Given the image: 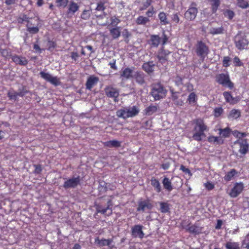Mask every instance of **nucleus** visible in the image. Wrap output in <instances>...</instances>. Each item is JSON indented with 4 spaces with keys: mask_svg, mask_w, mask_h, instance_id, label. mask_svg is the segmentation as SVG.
<instances>
[{
    "mask_svg": "<svg viewBox=\"0 0 249 249\" xmlns=\"http://www.w3.org/2000/svg\"><path fill=\"white\" fill-rule=\"evenodd\" d=\"M195 124L193 137L194 140L200 141L202 138L206 136L204 131L208 130V128L201 119H198L195 121Z\"/></svg>",
    "mask_w": 249,
    "mask_h": 249,
    "instance_id": "obj_1",
    "label": "nucleus"
},
{
    "mask_svg": "<svg viewBox=\"0 0 249 249\" xmlns=\"http://www.w3.org/2000/svg\"><path fill=\"white\" fill-rule=\"evenodd\" d=\"M139 112V107L137 106H133L119 109L116 112V115L119 118L125 119L137 116Z\"/></svg>",
    "mask_w": 249,
    "mask_h": 249,
    "instance_id": "obj_2",
    "label": "nucleus"
},
{
    "mask_svg": "<svg viewBox=\"0 0 249 249\" xmlns=\"http://www.w3.org/2000/svg\"><path fill=\"white\" fill-rule=\"evenodd\" d=\"M121 76L123 78V79L135 78L139 83H142L143 82L142 73L138 71H135L134 69H125L123 71Z\"/></svg>",
    "mask_w": 249,
    "mask_h": 249,
    "instance_id": "obj_3",
    "label": "nucleus"
},
{
    "mask_svg": "<svg viewBox=\"0 0 249 249\" xmlns=\"http://www.w3.org/2000/svg\"><path fill=\"white\" fill-rule=\"evenodd\" d=\"M166 93V90L160 84L154 85L151 91V94L155 100H158L164 97Z\"/></svg>",
    "mask_w": 249,
    "mask_h": 249,
    "instance_id": "obj_4",
    "label": "nucleus"
},
{
    "mask_svg": "<svg viewBox=\"0 0 249 249\" xmlns=\"http://www.w3.org/2000/svg\"><path fill=\"white\" fill-rule=\"evenodd\" d=\"M215 79L217 83L223 86L227 87L230 89H231L233 87V84L230 81L229 74L227 73L217 74L215 77Z\"/></svg>",
    "mask_w": 249,
    "mask_h": 249,
    "instance_id": "obj_5",
    "label": "nucleus"
},
{
    "mask_svg": "<svg viewBox=\"0 0 249 249\" xmlns=\"http://www.w3.org/2000/svg\"><path fill=\"white\" fill-rule=\"evenodd\" d=\"M244 188V185L242 182L235 183L229 193L230 196L233 198L237 197L242 192Z\"/></svg>",
    "mask_w": 249,
    "mask_h": 249,
    "instance_id": "obj_6",
    "label": "nucleus"
},
{
    "mask_svg": "<svg viewBox=\"0 0 249 249\" xmlns=\"http://www.w3.org/2000/svg\"><path fill=\"white\" fill-rule=\"evenodd\" d=\"M234 146L238 148L239 152L242 154H245L248 150V144L246 140L239 139L234 143Z\"/></svg>",
    "mask_w": 249,
    "mask_h": 249,
    "instance_id": "obj_7",
    "label": "nucleus"
},
{
    "mask_svg": "<svg viewBox=\"0 0 249 249\" xmlns=\"http://www.w3.org/2000/svg\"><path fill=\"white\" fill-rule=\"evenodd\" d=\"M40 75L42 78L51 83L53 85L57 86L60 84L59 78L56 76H53L49 73L41 71L40 72Z\"/></svg>",
    "mask_w": 249,
    "mask_h": 249,
    "instance_id": "obj_8",
    "label": "nucleus"
},
{
    "mask_svg": "<svg viewBox=\"0 0 249 249\" xmlns=\"http://www.w3.org/2000/svg\"><path fill=\"white\" fill-rule=\"evenodd\" d=\"M196 52L203 59L208 53V48L204 43L199 41L196 46Z\"/></svg>",
    "mask_w": 249,
    "mask_h": 249,
    "instance_id": "obj_9",
    "label": "nucleus"
},
{
    "mask_svg": "<svg viewBox=\"0 0 249 249\" xmlns=\"http://www.w3.org/2000/svg\"><path fill=\"white\" fill-rule=\"evenodd\" d=\"M197 12V9L196 6L193 4L185 13V18L187 20H193L196 18Z\"/></svg>",
    "mask_w": 249,
    "mask_h": 249,
    "instance_id": "obj_10",
    "label": "nucleus"
},
{
    "mask_svg": "<svg viewBox=\"0 0 249 249\" xmlns=\"http://www.w3.org/2000/svg\"><path fill=\"white\" fill-rule=\"evenodd\" d=\"M248 44V40L243 37H240L239 36L235 37V45L236 47L239 50L245 49Z\"/></svg>",
    "mask_w": 249,
    "mask_h": 249,
    "instance_id": "obj_11",
    "label": "nucleus"
},
{
    "mask_svg": "<svg viewBox=\"0 0 249 249\" xmlns=\"http://www.w3.org/2000/svg\"><path fill=\"white\" fill-rule=\"evenodd\" d=\"M80 178L79 177L70 178L66 181L64 184L65 188H74L79 183Z\"/></svg>",
    "mask_w": 249,
    "mask_h": 249,
    "instance_id": "obj_12",
    "label": "nucleus"
},
{
    "mask_svg": "<svg viewBox=\"0 0 249 249\" xmlns=\"http://www.w3.org/2000/svg\"><path fill=\"white\" fill-rule=\"evenodd\" d=\"M142 226L141 225L135 226L132 230V235L134 237H138L142 238L144 237V233L142 231Z\"/></svg>",
    "mask_w": 249,
    "mask_h": 249,
    "instance_id": "obj_13",
    "label": "nucleus"
},
{
    "mask_svg": "<svg viewBox=\"0 0 249 249\" xmlns=\"http://www.w3.org/2000/svg\"><path fill=\"white\" fill-rule=\"evenodd\" d=\"M105 91L107 96L114 98L115 101H116V98H117L119 95V92L118 90L112 87L106 88Z\"/></svg>",
    "mask_w": 249,
    "mask_h": 249,
    "instance_id": "obj_14",
    "label": "nucleus"
},
{
    "mask_svg": "<svg viewBox=\"0 0 249 249\" xmlns=\"http://www.w3.org/2000/svg\"><path fill=\"white\" fill-rule=\"evenodd\" d=\"M152 207V205L148 200L141 201L139 204L138 208V211H144L146 209L150 210Z\"/></svg>",
    "mask_w": 249,
    "mask_h": 249,
    "instance_id": "obj_15",
    "label": "nucleus"
},
{
    "mask_svg": "<svg viewBox=\"0 0 249 249\" xmlns=\"http://www.w3.org/2000/svg\"><path fill=\"white\" fill-rule=\"evenodd\" d=\"M218 134L220 138H221L223 140L224 139L229 137L231 132V129L228 127L224 129L219 128L218 129Z\"/></svg>",
    "mask_w": 249,
    "mask_h": 249,
    "instance_id": "obj_16",
    "label": "nucleus"
},
{
    "mask_svg": "<svg viewBox=\"0 0 249 249\" xmlns=\"http://www.w3.org/2000/svg\"><path fill=\"white\" fill-rule=\"evenodd\" d=\"M99 80L98 77L91 76L89 77L86 83L87 88L89 89H91L93 86L96 84Z\"/></svg>",
    "mask_w": 249,
    "mask_h": 249,
    "instance_id": "obj_17",
    "label": "nucleus"
},
{
    "mask_svg": "<svg viewBox=\"0 0 249 249\" xmlns=\"http://www.w3.org/2000/svg\"><path fill=\"white\" fill-rule=\"evenodd\" d=\"M170 53V52L167 50H161L158 55L159 60L163 64L167 60V56Z\"/></svg>",
    "mask_w": 249,
    "mask_h": 249,
    "instance_id": "obj_18",
    "label": "nucleus"
},
{
    "mask_svg": "<svg viewBox=\"0 0 249 249\" xmlns=\"http://www.w3.org/2000/svg\"><path fill=\"white\" fill-rule=\"evenodd\" d=\"M223 96L226 102L231 104H235L238 101V99L233 98L229 92H224Z\"/></svg>",
    "mask_w": 249,
    "mask_h": 249,
    "instance_id": "obj_19",
    "label": "nucleus"
},
{
    "mask_svg": "<svg viewBox=\"0 0 249 249\" xmlns=\"http://www.w3.org/2000/svg\"><path fill=\"white\" fill-rule=\"evenodd\" d=\"M13 61L16 64L25 65L27 63V60L25 57H20L17 55L13 56Z\"/></svg>",
    "mask_w": 249,
    "mask_h": 249,
    "instance_id": "obj_20",
    "label": "nucleus"
},
{
    "mask_svg": "<svg viewBox=\"0 0 249 249\" xmlns=\"http://www.w3.org/2000/svg\"><path fill=\"white\" fill-rule=\"evenodd\" d=\"M95 243L97 244L100 247H103L105 246H109L111 243L112 241L109 239H99L98 238L95 239Z\"/></svg>",
    "mask_w": 249,
    "mask_h": 249,
    "instance_id": "obj_21",
    "label": "nucleus"
},
{
    "mask_svg": "<svg viewBox=\"0 0 249 249\" xmlns=\"http://www.w3.org/2000/svg\"><path fill=\"white\" fill-rule=\"evenodd\" d=\"M208 141L211 143H214L216 144H222L224 142V140L220 137H215L213 136H211L209 137Z\"/></svg>",
    "mask_w": 249,
    "mask_h": 249,
    "instance_id": "obj_22",
    "label": "nucleus"
},
{
    "mask_svg": "<svg viewBox=\"0 0 249 249\" xmlns=\"http://www.w3.org/2000/svg\"><path fill=\"white\" fill-rule=\"evenodd\" d=\"M160 38L159 36L152 35L151 36L150 42L152 46L154 47H157L160 42Z\"/></svg>",
    "mask_w": 249,
    "mask_h": 249,
    "instance_id": "obj_23",
    "label": "nucleus"
},
{
    "mask_svg": "<svg viewBox=\"0 0 249 249\" xmlns=\"http://www.w3.org/2000/svg\"><path fill=\"white\" fill-rule=\"evenodd\" d=\"M151 184L154 187L157 192L159 193L161 191V186L158 180L152 178L151 179Z\"/></svg>",
    "mask_w": 249,
    "mask_h": 249,
    "instance_id": "obj_24",
    "label": "nucleus"
},
{
    "mask_svg": "<svg viewBox=\"0 0 249 249\" xmlns=\"http://www.w3.org/2000/svg\"><path fill=\"white\" fill-rule=\"evenodd\" d=\"M154 66L155 65L153 62H150L144 63L142 66V68L146 72L150 73L153 71Z\"/></svg>",
    "mask_w": 249,
    "mask_h": 249,
    "instance_id": "obj_25",
    "label": "nucleus"
},
{
    "mask_svg": "<svg viewBox=\"0 0 249 249\" xmlns=\"http://www.w3.org/2000/svg\"><path fill=\"white\" fill-rule=\"evenodd\" d=\"M162 184L164 188L168 191L170 192L172 190L173 187L171 184V182L168 178H164L162 181Z\"/></svg>",
    "mask_w": 249,
    "mask_h": 249,
    "instance_id": "obj_26",
    "label": "nucleus"
},
{
    "mask_svg": "<svg viewBox=\"0 0 249 249\" xmlns=\"http://www.w3.org/2000/svg\"><path fill=\"white\" fill-rule=\"evenodd\" d=\"M197 100V98L196 93L194 92H192L189 95L187 101L189 104L192 105H195L196 103Z\"/></svg>",
    "mask_w": 249,
    "mask_h": 249,
    "instance_id": "obj_27",
    "label": "nucleus"
},
{
    "mask_svg": "<svg viewBox=\"0 0 249 249\" xmlns=\"http://www.w3.org/2000/svg\"><path fill=\"white\" fill-rule=\"evenodd\" d=\"M79 9L77 4L73 1H71L69 5L68 12L69 13L74 14Z\"/></svg>",
    "mask_w": 249,
    "mask_h": 249,
    "instance_id": "obj_28",
    "label": "nucleus"
},
{
    "mask_svg": "<svg viewBox=\"0 0 249 249\" xmlns=\"http://www.w3.org/2000/svg\"><path fill=\"white\" fill-rule=\"evenodd\" d=\"M157 110V107L156 106L151 105L146 107L144 109L145 114L147 115H151L154 113L156 112Z\"/></svg>",
    "mask_w": 249,
    "mask_h": 249,
    "instance_id": "obj_29",
    "label": "nucleus"
},
{
    "mask_svg": "<svg viewBox=\"0 0 249 249\" xmlns=\"http://www.w3.org/2000/svg\"><path fill=\"white\" fill-rule=\"evenodd\" d=\"M237 174V172L234 169H232L230 172H228L224 177V179L229 181L231 180Z\"/></svg>",
    "mask_w": 249,
    "mask_h": 249,
    "instance_id": "obj_30",
    "label": "nucleus"
},
{
    "mask_svg": "<svg viewBox=\"0 0 249 249\" xmlns=\"http://www.w3.org/2000/svg\"><path fill=\"white\" fill-rule=\"evenodd\" d=\"M158 17L162 25H166L169 23L167 18V16L164 12H160L159 14Z\"/></svg>",
    "mask_w": 249,
    "mask_h": 249,
    "instance_id": "obj_31",
    "label": "nucleus"
},
{
    "mask_svg": "<svg viewBox=\"0 0 249 249\" xmlns=\"http://www.w3.org/2000/svg\"><path fill=\"white\" fill-rule=\"evenodd\" d=\"M105 145L108 147H117L120 146V142L116 140H112L106 142Z\"/></svg>",
    "mask_w": 249,
    "mask_h": 249,
    "instance_id": "obj_32",
    "label": "nucleus"
},
{
    "mask_svg": "<svg viewBox=\"0 0 249 249\" xmlns=\"http://www.w3.org/2000/svg\"><path fill=\"white\" fill-rule=\"evenodd\" d=\"M240 112L236 109H232L230 112L228 117L230 119H235L240 116Z\"/></svg>",
    "mask_w": 249,
    "mask_h": 249,
    "instance_id": "obj_33",
    "label": "nucleus"
},
{
    "mask_svg": "<svg viewBox=\"0 0 249 249\" xmlns=\"http://www.w3.org/2000/svg\"><path fill=\"white\" fill-rule=\"evenodd\" d=\"M223 28L221 27L217 28H212L210 30V33L212 35H218L223 33Z\"/></svg>",
    "mask_w": 249,
    "mask_h": 249,
    "instance_id": "obj_34",
    "label": "nucleus"
},
{
    "mask_svg": "<svg viewBox=\"0 0 249 249\" xmlns=\"http://www.w3.org/2000/svg\"><path fill=\"white\" fill-rule=\"evenodd\" d=\"M110 34L113 38H116L120 35V29L119 27L113 28L110 31Z\"/></svg>",
    "mask_w": 249,
    "mask_h": 249,
    "instance_id": "obj_35",
    "label": "nucleus"
},
{
    "mask_svg": "<svg viewBox=\"0 0 249 249\" xmlns=\"http://www.w3.org/2000/svg\"><path fill=\"white\" fill-rule=\"evenodd\" d=\"M149 21V20L148 18L143 16H140L137 18L136 23L138 24H145Z\"/></svg>",
    "mask_w": 249,
    "mask_h": 249,
    "instance_id": "obj_36",
    "label": "nucleus"
},
{
    "mask_svg": "<svg viewBox=\"0 0 249 249\" xmlns=\"http://www.w3.org/2000/svg\"><path fill=\"white\" fill-rule=\"evenodd\" d=\"M226 248L227 249H239V244L235 242H228Z\"/></svg>",
    "mask_w": 249,
    "mask_h": 249,
    "instance_id": "obj_37",
    "label": "nucleus"
},
{
    "mask_svg": "<svg viewBox=\"0 0 249 249\" xmlns=\"http://www.w3.org/2000/svg\"><path fill=\"white\" fill-rule=\"evenodd\" d=\"M107 18L106 15H104V17L101 16H98L97 23L99 24L104 25L107 23Z\"/></svg>",
    "mask_w": 249,
    "mask_h": 249,
    "instance_id": "obj_38",
    "label": "nucleus"
},
{
    "mask_svg": "<svg viewBox=\"0 0 249 249\" xmlns=\"http://www.w3.org/2000/svg\"><path fill=\"white\" fill-rule=\"evenodd\" d=\"M160 211L162 213H167L169 211V205L167 203L160 202Z\"/></svg>",
    "mask_w": 249,
    "mask_h": 249,
    "instance_id": "obj_39",
    "label": "nucleus"
},
{
    "mask_svg": "<svg viewBox=\"0 0 249 249\" xmlns=\"http://www.w3.org/2000/svg\"><path fill=\"white\" fill-rule=\"evenodd\" d=\"M212 10L213 13H215L219 6V0H212Z\"/></svg>",
    "mask_w": 249,
    "mask_h": 249,
    "instance_id": "obj_40",
    "label": "nucleus"
},
{
    "mask_svg": "<svg viewBox=\"0 0 249 249\" xmlns=\"http://www.w3.org/2000/svg\"><path fill=\"white\" fill-rule=\"evenodd\" d=\"M97 211L98 213H102L103 214H106L107 215L110 214L112 213L111 209H110L108 207L106 208V209H98Z\"/></svg>",
    "mask_w": 249,
    "mask_h": 249,
    "instance_id": "obj_41",
    "label": "nucleus"
},
{
    "mask_svg": "<svg viewBox=\"0 0 249 249\" xmlns=\"http://www.w3.org/2000/svg\"><path fill=\"white\" fill-rule=\"evenodd\" d=\"M231 59L229 56H224L223 60V66L224 67H229L230 65Z\"/></svg>",
    "mask_w": 249,
    "mask_h": 249,
    "instance_id": "obj_42",
    "label": "nucleus"
},
{
    "mask_svg": "<svg viewBox=\"0 0 249 249\" xmlns=\"http://www.w3.org/2000/svg\"><path fill=\"white\" fill-rule=\"evenodd\" d=\"M27 30L32 34H36L37 33L39 29L37 27H31L29 24L27 25Z\"/></svg>",
    "mask_w": 249,
    "mask_h": 249,
    "instance_id": "obj_43",
    "label": "nucleus"
},
{
    "mask_svg": "<svg viewBox=\"0 0 249 249\" xmlns=\"http://www.w3.org/2000/svg\"><path fill=\"white\" fill-rule=\"evenodd\" d=\"M56 2L58 7H65L68 2V0H56Z\"/></svg>",
    "mask_w": 249,
    "mask_h": 249,
    "instance_id": "obj_44",
    "label": "nucleus"
},
{
    "mask_svg": "<svg viewBox=\"0 0 249 249\" xmlns=\"http://www.w3.org/2000/svg\"><path fill=\"white\" fill-rule=\"evenodd\" d=\"M225 17H227L229 19H231L234 16V14L233 11L230 10H226L224 12Z\"/></svg>",
    "mask_w": 249,
    "mask_h": 249,
    "instance_id": "obj_45",
    "label": "nucleus"
},
{
    "mask_svg": "<svg viewBox=\"0 0 249 249\" xmlns=\"http://www.w3.org/2000/svg\"><path fill=\"white\" fill-rule=\"evenodd\" d=\"M237 4L242 8H246L248 6V2L245 0H237Z\"/></svg>",
    "mask_w": 249,
    "mask_h": 249,
    "instance_id": "obj_46",
    "label": "nucleus"
},
{
    "mask_svg": "<svg viewBox=\"0 0 249 249\" xmlns=\"http://www.w3.org/2000/svg\"><path fill=\"white\" fill-rule=\"evenodd\" d=\"M223 113V109L222 107H217L214 110V115L216 117L220 116Z\"/></svg>",
    "mask_w": 249,
    "mask_h": 249,
    "instance_id": "obj_47",
    "label": "nucleus"
},
{
    "mask_svg": "<svg viewBox=\"0 0 249 249\" xmlns=\"http://www.w3.org/2000/svg\"><path fill=\"white\" fill-rule=\"evenodd\" d=\"M243 245L247 249H249V233L246 236L243 241Z\"/></svg>",
    "mask_w": 249,
    "mask_h": 249,
    "instance_id": "obj_48",
    "label": "nucleus"
},
{
    "mask_svg": "<svg viewBox=\"0 0 249 249\" xmlns=\"http://www.w3.org/2000/svg\"><path fill=\"white\" fill-rule=\"evenodd\" d=\"M232 134L239 138H242L245 136V134L243 133H241L237 130H234L232 132Z\"/></svg>",
    "mask_w": 249,
    "mask_h": 249,
    "instance_id": "obj_49",
    "label": "nucleus"
},
{
    "mask_svg": "<svg viewBox=\"0 0 249 249\" xmlns=\"http://www.w3.org/2000/svg\"><path fill=\"white\" fill-rule=\"evenodd\" d=\"M120 22V19L119 18H117L116 17H114L111 18V24L112 26L117 25Z\"/></svg>",
    "mask_w": 249,
    "mask_h": 249,
    "instance_id": "obj_50",
    "label": "nucleus"
},
{
    "mask_svg": "<svg viewBox=\"0 0 249 249\" xmlns=\"http://www.w3.org/2000/svg\"><path fill=\"white\" fill-rule=\"evenodd\" d=\"M204 186L209 190H212L214 188V184L210 182H207L204 184Z\"/></svg>",
    "mask_w": 249,
    "mask_h": 249,
    "instance_id": "obj_51",
    "label": "nucleus"
},
{
    "mask_svg": "<svg viewBox=\"0 0 249 249\" xmlns=\"http://www.w3.org/2000/svg\"><path fill=\"white\" fill-rule=\"evenodd\" d=\"M233 63L235 64V66H240L242 65L240 60L237 57H235L233 59Z\"/></svg>",
    "mask_w": 249,
    "mask_h": 249,
    "instance_id": "obj_52",
    "label": "nucleus"
},
{
    "mask_svg": "<svg viewBox=\"0 0 249 249\" xmlns=\"http://www.w3.org/2000/svg\"><path fill=\"white\" fill-rule=\"evenodd\" d=\"M155 13L153 7H151L147 11L146 14L148 17H151Z\"/></svg>",
    "mask_w": 249,
    "mask_h": 249,
    "instance_id": "obj_53",
    "label": "nucleus"
},
{
    "mask_svg": "<svg viewBox=\"0 0 249 249\" xmlns=\"http://www.w3.org/2000/svg\"><path fill=\"white\" fill-rule=\"evenodd\" d=\"M172 20L176 23H178L179 21V18L178 15L176 14L173 15Z\"/></svg>",
    "mask_w": 249,
    "mask_h": 249,
    "instance_id": "obj_54",
    "label": "nucleus"
},
{
    "mask_svg": "<svg viewBox=\"0 0 249 249\" xmlns=\"http://www.w3.org/2000/svg\"><path fill=\"white\" fill-rule=\"evenodd\" d=\"M97 11H103L104 10V4L102 3H98L96 8Z\"/></svg>",
    "mask_w": 249,
    "mask_h": 249,
    "instance_id": "obj_55",
    "label": "nucleus"
},
{
    "mask_svg": "<svg viewBox=\"0 0 249 249\" xmlns=\"http://www.w3.org/2000/svg\"><path fill=\"white\" fill-rule=\"evenodd\" d=\"M180 169L181 170H182L183 172L185 173H187V174H190V170L188 168H186L183 165H181V166L180 167Z\"/></svg>",
    "mask_w": 249,
    "mask_h": 249,
    "instance_id": "obj_56",
    "label": "nucleus"
},
{
    "mask_svg": "<svg viewBox=\"0 0 249 249\" xmlns=\"http://www.w3.org/2000/svg\"><path fill=\"white\" fill-rule=\"evenodd\" d=\"M188 230L191 232L195 233L196 232V228L194 226H191L189 227Z\"/></svg>",
    "mask_w": 249,
    "mask_h": 249,
    "instance_id": "obj_57",
    "label": "nucleus"
},
{
    "mask_svg": "<svg viewBox=\"0 0 249 249\" xmlns=\"http://www.w3.org/2000/svg\"><path fill=\"white\" fill-rule=\"evenodd\" d=\"M71 57L72 59L76 60L77 58L78 57V54L76 52H72L71 54Z\"/></svg>",
    "mask_w": 249,
    "mask_h": 249,
    "instance_id": "obj_58",
    "label": "nucleus"
},
{
    "mask_svg": "<svg viewBox=\"0 0 249 249\" xmlns=\"http://www.w3.org/2000/svg\"><path fill=\"white\" fill-rule=\"evenodd\" d=\"M152 2V0H146V1L144 3V6L145 7H148V6H149L150 5Z\"/></svg>",
    "mask_w": 249,
    "mask_h": 249,
    "instance_id": "obj_59",
    "label": "nucleus"
},
{
    "mask_svg": "<svg viewBox=\"0 0 249 249\" xmlns=\"http://www.w3.org/2000/svg\"><path fill=\"white\" fill-rule=\"evenodd\" d=\"M27 19V18L26 16L24 15L23 16L22 18H19L18 21L19 23H21L23 21L26 20Z\"/></svg>",
    "mask_w": 249,
    "mask_h": 249,
    "instance_id": "obj_60",
    "label": "nucleus"
},
{
    "mask_svg": "<svg viewBox=\"0 0 249 249\" xmlns=\"http://www.w3.org/2000/svg\"><path fill=\"white\" fill-rule=\"evenodd\" d=\"M16 2V0H6L5 3L7 5H11L14 4Z\"/></svg>",
    "mask_w": 249,
    "mask_h": 249,
    "instance_id": "obj_61",
    "label": "nucleus"
},
{
    "mask_svg": "<svg viewBox=\"0 0 249 249\" xmlns=\"http://www.w3.org/2000/svg\"><path fill=\"white\" fill-rule=\"evenodd\" d=\"M88 13V11H84L82 15V18H86L89 16V15H87Z\"/></svg>",
    "mask_w": 249,
    "mask_h": 249,
    "instance_id": "obj_62",
    "label": "nucleus"
},
{
    "mask_svg": "<svg viewBox=\"0 0 249 249\" xmlns=\"http://www.w3.org/2000/svg\"><path fill=\"white\" fill-rule=\"evenodd\" d=\"M8 96L11 99H15L16 98V95L14 93H12V92H9L8 93Z\"/></svg>",
    "mask_w": 249,
    "mask_h": 249,
    "instance_id": "obj_63",
    "label": "nucleus"
},
{
    "mask_svg": "<svg viewBox=\"0 0 249 249\" xmlns=\"http://www.w3.org/2000/svg\"><path fill=\"white\" fill-rule=\"evenodd\" d=\"M181 79L180 77H177L176 80H175L176 83L177 85L179 86L181 84Z\"/></svg>",
    "mask_w": 249,
    "mask_h": 249,
    "instance_id": "obj_64",
    "label": "nucleus"
}]
</instances>
